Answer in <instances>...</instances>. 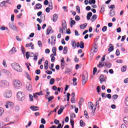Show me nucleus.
<instances>
[{"instance_id":"1","label":"nucleus","mask_w":128,"mask_h":128,"mask_svg":"<svg viewBox=\"0 0 128 128\" xmlns=\"http://www.w3.org/2000/svg\"><path fill=\"white\" fill-rule=\"evenodd\" d=\"M11 66L13 70H14L18 72H22V67H20V65L18 63L13 62L11 64Z\"/></svg>"},{"instance_id":"2","label":"nucleus","mask_w":128,"mask_h":128,"mask_svg":"<svg viewBox=\"0 0 128 128\" xmlns=\"http://www.w3.org/2000/svg\"><path fill=\"white\" fill-rule=\"evenodd\" d=\"M10 83L6 80H2L0 81V88H8Z\"/></svg>"},{"instance_id":"3","label":"nucleus","mask_w":128,"mask_h":128,"mask_svg":"<svg viewBox=\"0 0 128 128\" xmlns=\"http://www.w3.org/2000/svg\"><path fill=\"white\" fill-rule=\"evenodd\" d=\"M17 98L18 100H20V102H22V100H24V95L22 94V92H18L17 93Z\"/></svg>"},{"instance_id":"4","label":"nucleus","mask_w":128,"mask_h":128,"mask_svg":"<svg viewBox=\"0 0 128 128\" xmlns=\"http://www.w3.org/2000/svg\"><path fill=\"white\" fill-rule=\"evenodd\" d=\"M14 84V86L16 90H19L20 88H22V82L19 80H15Z\"/></svg>"},{"instance_id":"5","label":"nucleus","mask_w":128,"mask_h":128,"mask_svg":"<svg viewBox=\"0 0 128 128\" xmlns=\"http://www.w3.org/2000/svg\"><path fill=\"white\" fill-rule=\"evenodd\" d=\"M3 96L6 98H12V91L10 90H6L4 92Z\"/></svg>"},{"instance_id":"6","label":"nucleus","mask_w":128,"mask_h":128,"mask_svg":"<svg viewBox=\"0 0 128 128\" xmlns=\"http://www.w3.org/2000/svg\"><path fill=\"white\" fill-rule=\"evenodd\" d=\"M6 108H14V103L10 102H6L4 104Z\"/></svg>"},{"instance_id":"7","label":"nucleus","mask_w":128,"mask_h":128,"mask_svg":"<svg viewBox=\"0 0 128 128\" xmlns=\"http://www.w3.org/2000/svg\"><path fill=\"white\" fill-rule=\"evenodd\" d=\"M9 28H11L12 30H14V32H18V27L16 26V25L14 24L12 22H10L8 24Z\"/></svg>"},{"instance_id":"8","label":"nucleus","mask_w":128,"mask_h":128,"mask_svg":"<svg viewBox=\"0 0 128 128\" xmlns=\"http://www.w3.org/2000/svg\"><path fill=\"white\" fill-rule=\"evenodd\" d=\"M88 106L90 110H92V112H94L96 110V106H94L93 105L92 102H88Z\"/></svg>"},{"instance_id":"9","label":"nucleus","mask_w":128,"mask_h":128,"mask_svg":"<svg viewBox=\"0 0 128 128\" xmlns=\"http://www.w3.org/2000/svg\"><path fill=\"white\" fill-rule=\"evenodd\" d=\"M2 74H7V76H10L12 74H10V72L6 69H3L2 70V71L0 70V78H2Z\"/></svg>"},{"instance_id":"10","label":"nucleus","mask_w":128,"mask_h":128,"mask_svg":"<svg viewBox=\"0 0 128 128\" xmlns=\"http://www.w3.org/2000/svg\"><path fill=\"white\" fill-rule=\"evenodd\" d=\"M64 66H66V61L64 60V58H62L60 60V68L62 70H64Z\"/></svg>"},{"instance_id":"11","label":"nucleus","mask_w":128,"mask_h":128,"mask_svg":"<svg viewBox=\"0 0 128 128\" xmlns=\"http://www.w3.org/2000/svg\"><path fill=\"white\" fill-rule=\"evenodd\" d=\"M86 82H88V76H87V78H86V76H84V75L83 74L82 76V86H84L85 84L86 83Z\"/></svg>"},{"instance_id":"12","label":"nucleus","mask_w":128,"mask_h":128,"mask_svg":"<svg viewBox=\"0 0 128 128\" xmlns=\"http://www.w3.org/2000/svg\"><path fill=\"white\" fill-rule=\"evenodd\" d=\"M16 52V50L15 47H13L8 52V54H14Z\"/></svg>"},{"instance_id":"13","label":"nucleus","mask_w":128,"mask_h":128,"mask_svg":"<svg viewBox=\"0 0 128 128\" xmlns=\"http://www.w3.org/2000/svg\"><path fill=\"white\" fill-rule=\"evenodd\" d=\"M62 28L64 30H66V22L65 20L62 21Z\"/></svg>"},{"instance_id":"14","label":"nucleus","mask_w":128,"mask_h":128,"mask_svg":"<svg viewBox=\"0 0 128 128\" xmlns=\"http://www.w3.org/2000/svg\"><path fill=\"white\" fill-rule=\"evenodd\" d=\"M26 88L28 90H32V84H30V83L28 82L27 83L26 85Z\"/></svg>"},{"instance_id":"15","label":"nucleus","mask_w":128,"mask_h":128,"mask_svg":"<svg viewBox=\"0 0 128 128\" xmlns=\"http://www.w3.org/2000/svg\"><path fill=\"white\" fill-rule=\"evenodd\" d=\"M77 48H84V43L81 41L80 42V45L77 44Z\"/></svg>"},{"instance_id":"16","label":"nucleus","mask_w":128,"mask_h":128,"mask_svg":"<svg viewBox=\"0 0 128 128\" xmlns=\"http://www.w3.org/2000/svg\"><path fill=\"white\" fill-rule=\"evenodd\" d=\"M58 16L56 14H54L53 16L52 21L54 22H56L58 20Z\"/></svg>"},{"instance_id":"17","label":"nucleus","mask_w":128,"mask_h":128,"mask_svg":"<svg viewBox=\"0 0 128 128\" xmlns=\"http://www.w3.org/2000/svg\"><path fill=\"white\" fill-rule=\"evenodd\" d=\"M30 108L34 112H36V110H38V106H32L30 107Z\"/></svg>"},{"instance_id":"18","label":"nucleus","mask_w":128,"mask_h":128,"mask_svg":"<svg viewBox=\"0 0 128 128\" xmlns=\"http://www.w3.org/2000/svg\"><path fill=\"white\" fill-rule=\"evenodd\" d=\"M72 44L73 48H76L78 46V45H76V41H74V40H72Z\"/></svg>"},{"instance_id":"19","label":"nucleus","mask_w":128,"mask_h":128,"mask_svg":"<svg viewBox=\"0 0 128 128\" xmlns=\"http://www.w3.org/2000/svg\"><path fill=\"white\" fill-rule=\"evenodd\" d=\"M92 12H89L87 14L86 18L88 20H90V18H92Z\"/></svg>"},{"instance_id":"20","label":"nucleus","mask_w":128,"mask_h":128,"mask_svg":"<svg viewBox=\"0 0 128 128\" xmlns=\"http://www.w3.org/2000/svg\"><path fill=\"white\" fill-rule=\"evenodd\" d=\"M98 18V16H96V14H94L92 16V18L90 19V21L92 22H94V20H96Z\"/></svg>"},{"instance_id":"21","label":"nucleus","mask_w":128,"mask_h":128,"mask_svg":"<svg viewBox=\"0 0 128 128\" xmlns=\"http://www.w3.org/2000/svg\"><path fill=\"white\" fill-rule=\"evenodd\" d=\"M60 108L58 112V114H60L64 110V108L62 107V106H60Z\"/></svg>"},{"instance_id":"22","label":"nucleus","mask_w":128,"mask_h":128,"mask_svg":"<svg viewBox=\"0 0 128 128\" xmlns=\"http://www.w3.org/2000/svg\"><path fill=\"white\" fill-rule=\"evenodd\" d=\"M88 26V24L85 23L84 24H80V28L82 30H84V28H86V26Z\"/></svg>"},{"instance_id":"23","label":"nucleus","mask_w":128,"mask_h":128,"mask_svg":"<svg viewBox=\"0 0 128 128\" xmlns=\"http://www.w3.org/2000/svg\"><path fill=\"white\" fill-rule=\"evenodd\" d=\"M84 98H81L78 102L79 106H82V104H84Z\"/></svg>"},{"instance_id":"24","label":"nucleus","mask_w":128,"mask_h":128,"mask_svg":"<svg viewBox=\"0 0 128 128\" xmlns=\"http://www.w3.org/2000/svg\"><path fill=\"white\" fill-rule=\"evenodd\" d=\"M45 96H46V98L48 100V102H50V100H54V96H50L49 98H48V96L46 95Z\"/></svg>"},{"instance_id":"25","label":"nucleus","mask_w":128,"mask_h":128,"mask_svg":"<svg viewBox=\"0 0 128 128\" xmlns=\"http://www.w3.org/2000/svg\"><path fill=\"white\" fill-rule=\"evenodd\" d=\"M42 8V4H37L36 5V10H40Z\"/></svg>"},{"instance_id":"26","label":"nucleus","mask_w":128,"mask_h":128,"mask_svg":"<svg viewBox=\"0 0 128 128\" xmlns=\"http://www.w3.org/2000/svg\"><path fill=\"white\" fill-rule=\"evenodd\" d=\"M0 6H1V8H3V6L6 8L8 6L6 5V1H3L0 3Z\"/></svg>"},{"instance_id":"27","label":"nucleus","mask_w":128,"mask_h":128,"mask_svg":"<svg viewBox=\"0 0 128 128\" xmlns=\"http://www.w3.org/2000/svg\"><path fill=\"white\" fill-rule=\"evenodd\" d=\"M47 32L46 33V34L47 36H48V34H50V32H52V27L50 26L48 28L47 30H46Z\"/></svg>"},{"instance_id":"28","label":"nucleus","mask_w":128,"mask_h":128,"mask_svg":"<svg viewBox=\"0 0 128 128\" xmlns=\"http://www.w3.org/2000/svg\"><path fill=\"white\" fill-rule=\"evenodd\" d=\"M4 112V108L0 107V116H2Z\"/></svg>"},{"instance_id":"29","label":"nucleus","mask_w":128,"mask_h":128,"mask_svg":"<svg viewBox=\"0 0 128 128\" xmlns=\"http://www.w3.org/2000/svg\"><path fill=\"white\" fill-rule=\"evenodd\" d=\"M84 116H85V118H86L88 120V118H89L90 117L88 116V112H86V110H85L84 111Z\"/></svg>"},{"instance_id":"30","label":"nucleus","mask_w":128,"mask_h":128,"mask_svg":"<svg viewBox=\"0 0 128 128\" xmlns=\"http://www.w3.org/2000/svg\"><path fill=\"white\" fill-rule=\"evenodd\" d=\"M50 57L51 58V62H54L56 60V57L54 56V54H51Z\"/></svg>"},{"instance_id":"31","label":"nucleus","mask_w":128,"mask_h":128,"mask_svg":"<svg viewBox=\"0 0 128 128\" xmlns=\"http://www.w3.org/2000/svg\"><path fill=\"white\" fill-rule=\"evenodd\" d=\"M103 66H104V64H102V62H100L99 64L98 65V68H103Z\"/></svg>"},{"instance_id":"32","label":"nucleus","mask_w":128,"mask_h":128,"mask_svg":"<svg viewBox=\"0 0 128 128\" xmlns=\"http://www.w3.org/2000/svg\"><path fill=\"white\" fill-rule=\"evenodd\" d=\"M76 10L78 14H80V8L78 6H76Z\"/></svg>"},{"instance_id":"33","label":"nucleus","mask_w":128,"mask_h":128,"mask_svg":"<svg viewBox=\"0 0 128 128\" xmlns=\"http://www.w3.org/2000/svg\"><path fill=\"white\" fill-rule=\"evenodd\" d=\"M110 16H114V11L112 10H110Z\"/></svg>"},{"instance_id":"34","label":"nucleus","mask_w":128,"mask_h":128,"mask_svg":"<svg viewBox=\"0 0 128 128\" xmlns=\"http://www.w3.org/2000/svg\"><path fill=\"white\" fill-rule=\"evenodd\" d=\"M54 84V78H52L50 80V84L51 86H52Z\"/></svg>"},{"instance_id":"35","label":"nucleus","mask_w":128,"mask_h":128,"mask_svg":"<svg viewBox=\"0 0 128 128\" xmlns=\"http://www.w3.org/2000/svg\"><path fill=\"white\" fill-rule=\"evenodd\" d=\"M96 4V0H89L88 4Z\"/></svg>"},{"instance_id":"36","label":"nucleus","mask_w":128,"mask_h":128,"mask_svg":"<svg viewBox=\"0 0 128 128\" xmlns=\"http://www.w3.org/2000/svg\"><path fill=\"white\" fill-rule=\"evenodd\" d=\"M121 70L122 72H126V66H123L121 68Z\"/></svg>"},{"instance_id":"37","label":"nucleus","mask_w":128,"mask_h":128,"mask_svg":"<svg viewBox=\"0 0 128 128\" xmlns=\"http://www.w3.org/2000/svg\"><path fill=\"white\" fill-rule=\"evenodd\" d=\"M63 52L64 54H68V47L65 46L64 48Z\"/></svg>"},{"instance_id":"38","label":"nucleus","mask_w":128,"mask_h":128,"mask_svg":"<svg viewBox=\"0 0 128 128\" xmlns=\"http://www.w3.org/2000/svg\"><path fill=\"white\" fill-rule=\"evenodd\" d=\"M71 28H72V26H74L76 24V21L74 20H72L70 22Z\"/></svg>"},{"instance_id":"39","label":"nucleus","mask_w":128,"mask_h":128,"mask_svg":"<svg viewBox=\"0 0 128 128\" xmlns=\"http://www.w3.org/2000/svg\"><path fill=\"white\" fill-rule=\"evenodd\" d=\"M124 122L126 124H128V118L124 117Z\"/></svg>"},{"instance_id":"40","label":"nucleus","mask_w":128,"mask_h":128,"mask_svg":"<svg viewBox=\"0 0 128 128\" xmlns=\"http://www.w3.org/2000/svg\"><path fill=\"white\" fill-rule=\"evenodd\" d=\"M72 74V70L67 69V70L64 72L65 74Z\"/></svg>"},{"instance_id":"41","label":"nucleus","mask_w":128,"mask_h":128,"mask_svg":"<svg viewBox=\"0 0 128 128\" xmlns=\"http://www.w3.org/2000/svg\"><path fill=\"white\" fill-rule=\"evenodd\" d=\"M80 126H86V124H84V120H80Z\"/></svg>"},{"instance_id":"42","label":"nucleus","mask_w":128,"mask_h":128,"mask_svg":"<svg viewBox=\"0 0 128 128\" xmlns=\"http://www.w3.org/2000/svg\"><path fill=\"white\" fill-rule=\"evenodd\" d=\"M124 103L126 106H128V96H126L124 98Z\"/></svg>"},{"instance_id":"43","label":"nucleus","mask_w":128,"mask_h":128,"mask_svg":"<svg viewBox=\"0 0 128 128\" xmlns=\"http://www.w3.org/2000/svg\"><path fill=\"white\" fill-rule=\"evenodd\" d=\"M26 56L27 60H28L30 58V52H28L26 54Z\"/></svg>"},{"instance_id":"44","label":"nucleus","mask_w":128,"mask_h":128,"mask_svg":"<svg viewBox=\"0 0 128 128\" xmlns=\"http://www.w3.org/2000/svg\"><path fill=\"white\" fill-rule=\"evenodd\" d=\"M29 98L30 100V102H34V96H32V95L30 94Z\"/></svg>"},{"instance_id":"45","label":"nucleus","mask_w":128,"mask_h":128,"mask_svg":"<svg viewBox=\"0 0 128 128\" xmlns=\"http://www.w3.org/2000/svg\"><path fill=\"white\" fill-rule=\"evenodd\" d=\"M112 50H114V46H111L108 48V52H111Z\"/></svg>"},{"instance_id":"46","label":"nucleus","mask_w":128,"mask_h":128,"mask_svg":"<svg viewBox=\"0 0 128 128\" xmlns=\"http://www.w3.org/2000/svg\"><path fill=\"white\" fill-rule=\"evenodd\" d=\"M107 30H108V28L106 27V26H104L102 28V32H106Z\"/></svg>"},{"instance_id":"47","label":"nucleus","mask_w":128,"mask_h":128,"mask_svg":"<svg viewBox=\"0 0 128 128\" xmlns=\"http://www.w3.org/2000/svg\"><path fill=\"white\" fill-rule=\"evenodd\" d=\"M104 76H102L100 77V82H104Z\"/></svg>"},{"instance_id":"48","label":"nucleus","mask_w":128,"mask_h":128,"mask_svg":"<svg viewBox=\"0 0 128 128\" xmlns=\"http://www.w3.org/2000/svg\"><path fill=\"white\" fill-rule=\"evenodd\" d=\"M21 50L22 52V54H24V53L26 52V50H24V48L22 46H21Z\"/></svg>"},{"instance_id":"49","label":"nucleus","mask_w":128,"mask_h":128,"mask_svg":"<svg viewBox=\"0 0 128 128\" xmlns=\"http://www.w3.org/2000/svg\"><path fill=\"white\" fill-rule=\"evenodd\" d=\"M104 6H102L101 7V9H100V12H101V14H104Z\"/></svg>"},{"instance_id":"50","label":"nucleus","mask_w":128,"mask_h":128,"mask_svg":"<svg viewBox=\"0 0 128 128\" xmlns=\"http://www.w3.org/2000/svg\"><path fill=\"white\" fill-rule=\"evenodd\" d=\"M2 64L4 68H7L8 66L6 65V60H3Z\"/></svg>"},{"instance_id":"51","label":"nucleus","mask_w":128,"mask_h":128,"mask_svg":"<svg viewBox=\"0 0 128 128\" xmlns=\"http://www.w3.org/2000/svg\"><path fill=\"white\" fill-rule=\"evenodd\" d=\"M118 96V94H114L112 96V98H113V100H116Z\"/></svg>"},{"instance_id":"52","label":"nucleus","mask_w":128,"mask_h":128,"mask_svg":"<svg viewBox=\"0 0 128 128\" xmlns=\"http://www.w3.org/2000/svg\"><path fill=\"white\" fill-rule=\"evenodd\" d=\"M75 20H76V22H78V20H80V18L78 16H75Z\"/></svg>"},{"instance_id":"53","label":"nucleus","mask_w":128,"mask_h":128,"mask_svg":"<svg viewBox=\"0 0 128 128\" xmlns=\"http://www.w3.org/2000/svg\"><path fill=\"white\" fill-rule=\"evenodd\" d=\"M70 122L72 126H74V121L72 119L70 118Z\"/></svg>"},{"instance_id":"54","label":"nucleus","mask_w":128,"mask_h":128,"mask_svg":"<svg viewBox=\"0 0 128 128\" xmlns=\"http://www.w3.org/2000/svg\"><path fill=\"white\" fill-rule=\"evenodd\" d=\"M98 70V69L96 68H94L93 69V74L94 75L96 74V72Z\"/></svg>"},{"instance_id":"55","label":"nucleus","mask_w":128,"mask_h":128,"mask_svg":"<svg viewBox=\"0 0 128 128\" xmlns=\"http://www.w3.org/2000/svg\"><path fill=\"white\" fill-rule=\"evenodd\" d=\"M116 56H120V50L118 49L116 50Z\"/></svg>"},{"instance_id":"56","label":"nucleus","mask_w":128,"mask_h":128,"mask_svg":"<svg viewBox=\"0 0 128 128\" xmlns=\"http://www.w3.org/2000/svg\"><path fill=\"white\" fill-rule=\"evenodd\" d=\"M46 74H52V72L50 71V70H46Z\"/></svg>"},{"instance_id":"57","label":"nucleus","mask_w":128,"mask_h":128,"mask_svg":"<svg viewBox=\"0 0 128 128\" xmlns=\"http://www.w3.org/2000/svg\"><path fill=\"white\" fill-rule=\"evenodd\" d=\"M54 123L56 124H60V120H56V119H55L54 120Z\"/></svg>"},{"instance_id":"58","label":"nucleus","mask_w":128,"mask_h":128,"mask_svg":"<svg viewBox=\"0 0 128 128\" xmlns=\"http://www.w3.org/2000/svg\"><path fill=\"white\" fill-rule=\"evenodd\" d=\"M36 74H40V69L36 70L35 72Z\"/></svg>"},{"instance_id":"59","label":"nucleus","mask_w":128,"mask_h":128,"mask_svg":"<svg viewBox=\"0 0 128 128\" xmlns=\"http://www.w3.org/2000/svg\"><path fill=\"white\" fill-rule=\"evenodd\" d=\"M51 44L52 46H54V44H56V39H54V40H52L51 42Z\"/></svg>"},{"instance_id":"60","label":"nucleus","mask_w":128,"mask_h":128,"mask_svg":"<svg viewBox=\"0 0 128 128\" xmlns=\"http://www.w3.org/2000/svg\"><path fill=\"white\" fill-rule=\"evenodd\" d=\"M38 46H39L40 48H42V44L41 41H38Z\"/></svg>"},{"instance_id":"61","label":"nucleus","mask_w":128,"mask_h":128,"mask_svg":"<svg viewBox=\"0 0 128 128\" xmlns=\"http://www.w3.org/2000/svg\"><path fill=\"white\" fill-rule=\"evenodd\" d=\"M0 30H8V28L4 26L0 27Z\"/></svg>"},{"instance_id":"62","label":"nucleus","mask_w":128,"mask_h":128,"mask_svg":"<svg viewBox=\"0 0 128 128\" xmlns=\"http://www.w3.org/2000/svg\"><path fill=\"white\" fill-rule=\"evenodd\" d=\"M50 10H52L50 8L48 7L46 8V12H48V13L50 12Z\"/></svg>"},{"instance_id":"63","label":"nucleus","mask_w":128,"mask_h":128,"mask_svg":"<svg viewBox=\"0 0 128 128\" xmlns=\"http://www.w3.org/2000/svg\"><path fill=\"white\" fill-rule=\"evenodd\" d=\"M70 93L67 94V101L70 102Z\"/></svg>"},{"instance_id":"64","label":"nucleus","mask_w":128,"mask_h":128,"mask_svg":"<svg viewBox=\"0 0 128 128\" xmlns=\"http://www.w3.org/2000/svg\"><path fill=\"white\" fill-rule=\"evenodd\" d=\"M41 122L43 124H46V120H44V118H42Z\"/></svg>"}]
</instances>
